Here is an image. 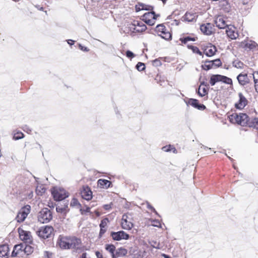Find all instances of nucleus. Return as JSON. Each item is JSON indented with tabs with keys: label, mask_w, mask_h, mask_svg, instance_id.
<instances>
[{
	"label": "nucleus",
	"mask_w": 258,
	"mask_h": 258,
	"mask_svg": "<svg viewBox=\"0 0 258 258\" xmlns=\"http://www.w3.org/2000/svg\"><path fill=\"white\" fill-rule=\"evenodd\" d=\"M231 121L236 123L241 126H245L247 124L249 120L248 115L245 113H236L232 114L230 117Z\"/></svg>",
	"instance_id": "1"
},
{
	"label": "nucleus",
	"mask_w": 258,
	"mask_h": 258,
	"mask_svg": "<svg viewBox=\"0 0 258 258\" xmlns=\"http://www.w3.org/2000/svg\"><path fill=\"white\" fill-rule=\"evenodd\" d=\"M52 218V213L47 208L42 209L38 214V220L41 223H47Z\"/></svg>",
	"instance_id": "2"
},
{
	"label": "nucleus",
	"mask_w": 258,
	"mask_h": 258,
	"mask_svg": "<svg viewBox=\"0 0 258 258\" xmlns=\"http://www.w3.org/2000/svg\"><path fill=\"white\" fill-rule=\"evenodd\" d=\"M30 210L31 207L29 205H26L22 208L16 218L17 221L19 223L23 222L30 212Z\"/></svg>",
	"instance_id": "3"
},
{
	"label": "nucleus",
	"mask_w": 258,
	"mask_h": 258,
	"mask_svg": "<svg viewBox=\"0 0 258 258\" xmlns=\"http://www.w3.org/2000/svg\"><path fill=\"white\" fill-rule=\"evenodd\" d=\"M156 31L158 35L165 40L171 38V33L166 29L163 24H159L156 27Z\"/></svg>",
	"instance_id": "4"
},
{
	"label": "nucleus",
	"mask_w": 258,
	"mask_h": 258,
	"mask_svg": "<svg viewBox=\"0 0 258 258\" xmlns=\"http://www.w3.org/2000/svg\"><path fill=\"white\" fill-rule=\"evenodd\" d=\"M159 15H156L154 12H147L142 16V20L147 24L152 26L154 25L155 20Z\"/></svg>",
	"instance_id": "5"
},
{
	"label": "nucleus",
	"mask_w": 258,
	"mask_h": 258,
	"mask_svg": "<svg viewBox=\"0 0 258 258\" xmlns=\"http://www.w3.org/2000/svg\"><path fill=\"white\" fill-rule=\"evenodd\" d=\"M18 232L20 239L24 241L25 243L31 244L32 243L33 238L30 232L24 230L20 227L18 228Z\"/></svg>",
	"instance_id": "6"
},
{
	"label": "nucleus",
	"mask_w": 258,
	"mask_h": 258,
	"mask_svg": "<svg viewBox=\"0 0 258 258\" xmlns=\"http://www.w3.org/2000/svg\"><path fill=\"white\" fill-rule=\"evenodd\" d=\"M239 46L245 50H255L258 49V45L255 41L247 39L241 42Z\"/></svg>",
	"instance_id": "7"
},
{
	"label": "nucleus",
	"mask_w": 258,
	"mask_h": 258,
	"mask_svg": "<svg viewBox=\"0 0 258 258\" xmlns=\"http://www.w3.org/2000/svg\"><path fill=\"white\" fill-rule=\"evenodd\" d=\"M53 230V229L52 227L46 226L40 228L39 230L37 231V234L39 237L43 239H46L50 236Z\"/></svg>",
	"instance_id": "8"
},
{
	"label": "nucleus",
	"mask_w": 258,
	"mask_h": 258,
	"mask_svg": "<svg viewBox=\"0 0 258 258\" xmlns=\"http://www.w3.org/2000/svg\"><path fill=\"white\" fill-rule=\"evenodd\" d=\"M52 195L55 201H61L69 196V194L63 189H54Z\"/></svg>",
	"instance_id": "9"
},
{
	"label": "nucleus",
	"mask_w": 258,
	"mask_h": 258,
	"mask_svg": "<svg viewBox=\"0 0 258 258\" xmlns=\"http://www.w3.org/2000/svg\"><path fill=\"white\" fill-rule=\"evenodd\" d=\"M70 237H59L57 242V245L62 249H70Z\"/></svg>",
	"instance_id": "10"
},
{
	"label": "nucleus",
	"mask_w": 258,
	"mask_h": 258,
	"mask_svg": "<svg viewBox=\"0 0 258 258\" xmlns=\"http://www.w3.org/2000/svg\"><path fill=\"white\" fill-rule=\"evenodd\" d=\"M111 236L114 240L119 241L121 239H128L129 235L123 231H120L117 232H112L111 233Z\"/></svg>",
	"instance_id": "11"
},
{
	"label": "nucleus",
	"mask_w": 258,
	"mask_h": 258,
	"mask_svg": "<svg viewBox=\"0 0 258 258\" xmlns=\"http://www.w3.org/2000/svg\"><path fill=\"white\" fill-rule=\"evenodd\" d=\"M132 26L133 27H131V28L137 32H142L147 29L146 25L142 21H135L132 24Z\"/></svg>",
	"instance_id": "12"
},
{
	"label": "nucleus",
	"mask_w": 258,
	"mask_h": 258,
	"mask_svg": "<svg viewBox=\"0 0 258 258\" xmlns=\"http://www.w3.org/2000/svg\"><path fill=\"white\" fill-rule=\"evenodd\" d=\"M226 33L227 36L231 39H236L238 37V34L235 27L229 25L226 28Z\"/></svg>",
	"instance_id": "13"
},
{
	"label": "nucleus",
	"mask_w": 258,
	"mask_h": 258,
	"mask_svg": "<svg viewBox=\"0 0 258 258\" xmlns=\"http://www.w3.org/2000/svg\"><path fill=\"white\" fill-rule=\"evenodd\" d=\"M24 252V243H20L14 246L12 253V256H23Z\"/></svg>",
	"instance_id": "14"
},
{
	"label": "nucleus",
	"mask_w": 258,
	"mask_h": 258,
	"mask_svg": "<svg viewBox=\"0 0 258 258\" xmlns=\"http://www.w3.org/2000/svg\"><path fill=\"white\" fill-rule=\"evenodd\" d=\"M239 100L235 105L236 108L242 109L247 104V100L241 93H238Z\"/></svg>",
	"instance_id": "15"
},
{
	"label": "nucleus",
	"mask_w": 258,
	"mask_h": 258,
	"mask_svg": "<svg viewBox=\"0 0 258 258\" xmlns=\"http://www.w3.org/2000/svg\"><path fill=\"white\" fill-rule=\"evenodd\" d=\"M216 26L219 29H226L229 25L225 20L224 18L221 16H218L215 20Z\"/></svg>",
	"instance_id": "16"
},
{
	"label": "nucleus",
	"mask_w": 258,
	"mask_h": 258,
	"mask_svg": "<svg viewBox=\"0 0 258 258\" xmlns=\"http://www.w3.org/2000/svg\"><path fill=\"white\" fill-rule=\"evenodd\" d=\"M81 195L84 199L89 201L92 198V192L88 186H84L81 191Z\"/></svg>",
	"instance_id": "17"
},
{
	"label": "nucleus",
	"mask_w": 258,
	"mask_h": 258,
	"mask_svg": "<svg viewBox=\"0 0 258 258\" xmlns=\"http://www.w3.org/2000/svg\"><path fill=\"white\" fill-rule=\"evenodd\" d=\"M187 105H191L199 110H204L206 107L203 104H199L198 100L195 99H189L187 101L184 100Z\"/></svg>",
	"instance_id": "18"
},
{
	"label": "nucleus",
	"mask_w": 258,
	"mask_h": 258,
	"mask_svg": "<svg viewBox=\"0 0 258 258\" xmlns=\"http://www.w3.org/2000/svg\"><path fill=\"white\" fill-rule=\"evenodd\" d=\"M70 248L79 249L81 248V240L80 239L73 237H70Z\"/></svg>",
	"instance_id": "19"
},
{
	"label": "nucleus",
	"mask_w": 258,
	"mask_h": 258,
	"mask_svg": "<svg viewBox=\"0 0 258 258\" xmlns=\"http://www.w3.org/2000/svg\"><path fill=\"white\" fill-rule=\"evenodd\" d=\"M201 31L208 35H211L213 32V25L211 23H206L201 26Z\"/></svg>",
	"instance_id": "20"
},
{
	"label": "nucleus",
	"mask_w": 258,
	"mask_h": 258,
	"mask_svg": "<svg viewBox=\"0 0 258 258\" xmlns=\"http://www.w3.org/2000/svg\"><path fill=\"white\" fill-rule=\"evenodd\" d=\"M126 218V215H123L122 216L121 223V227L123 229L125 230H130L133 227V224L131 222L128 221Z\"/></svg>",
	"instance_id": "21"
},
{
	"label": "nucleus",
	"mask_w": 258,
	"mask_h": 258,
	"mask_svg": "<svg viewBox=\"0 0 258 258\" xmlns=\"http://www.w3.org/2000/svg\"><path fill=\"white\" fill-rule=\"evenodd\" d=\"M237 79L239 83L242 86L246 85L249 82V79L248 78L247 74H239L237 76Z\"/></svg>",
	"instance_id": "22"
},
{
	"label": "nucleus",
	"mask_w": 258,
	"mask_h": 258,
	"mask_svg": "<svg viewBox=\"0 0 258 258\" xmlns=\"http://www.w3.org/2000/svg\"><path fill=\"white\" fill-rule=\"evenodd\" d=\"M208 92L207 85L204 82L201 83L198 89V94L201 97H204L208 94Z\"/></svg>",
	"instance_id": "23"
},
{
	"label": "nucleus",
	"mask_w": 258,
	"mask_h": 258,
	"mask_svg": "<svg viewBox=\"0 0 258 258\" xmlns=\"http://www.w3.org/2000/svg\"><path fill=\"white\" fill-rule=\"evenodd\" d=\"M217 51L216 48L215 46L210 45L207 46L204 50V53L207 56H212L214 55Z\"/></svg>",
	"instance_id": "24"
},
{
	"label": "nucleus",
	"mask_w": 258,
	"mask_h": 258,
	"mask_svg": "<svg viewBox=\"0 0 258 258\" xmlns=\"http://www.w3.org/2000/svg\"><path fill=\"white\" fill-rule=\"evenodd\" d=\"M9 252V247L7 245H2L0 246V258H8Z\"/></svg>",
	"instance_id": "25"
},
{
	"label": "nucleus",
	"mask_w": 258,
	"mask_h": 258,
	"mask_svg": "<svg viewBox=\"0 0 258 258\" xmlns=\"http://www.w3.org/2000/svg\"><path fill=\"white\" fill-rule=\"evenodd\" d=\"M197 17L196 14L191 13H186L184 16L183 17V19L184 21L187 22H192L196 20Z\"/></svg>",
	"instance_id": "26"
},
{
	"label": "nucleus",
	"mask_w": 258,
	"mask_h": 258,
	"mask_svg": "<svg viewBox=\"0 0 258 258\" xmlns=\"http://www.w3.org/2000/svg\"><path fill=\"white\" fill-rule=\"evenodd\" d=\"M222 76L220 75H213L210 80L211 86H214L217 82H222Z\"/></svg>",
	"instance_id": "27"
},
{
	"label": "nucleus",
	"mask_w": 258,
	"mask_h": 258,
	"mask_svg": "<svg viewBox=\"0 0 258 258\" xmlns=\"http://www.w3.org/2000/svg\"><path fill=\"white\" fill-rule=\"evenodd\" d=\"M98 184L102 188H108L111 182L106 179H100L97 181Z\"/></svg>",
	"instance_id": "28"
},
{
	"label": "nucleus",
	"mask_w": 258,
	"mask_h": 258,
	"mask_svg": "<svg viewBox=\"0 0 258 258\" xmlns=\"http://www.w3.org/2000/svg\"><path fill=\"white\" fill-rule=\"evenodd\" d=\"M135 8L137 12H139L143 10H151L153 9L152 7L146 5L144 4H139L136 6Z\"/></svg>",
	"instance_id": "29"
},
{
	"label": "nucleus",
	"mask_w": 258,
	"mask_h": 258,
	"mask_svg": "<svg viewBox=\"0 0 258 258\" xmlns=\"http://www.w3.org/2000/svg\"><path fill=\"white\" fill-rule=\"evenodd\" d=\"M56 211L58 213L62 214L64 216L68 212V206H58L56 208Z\"/></svg>",
	"instance_id": "30"
},
{
	"label": "nucleus",
	"mask_w": 258,
	"mask_h": 258,
	"mask_svg": "<svg viewBox=\"0 0 258 258\" xmlns=\"http://www.w3.org/2000/svg\"><path fill=\"white\" fill-rule=\"evenodd\" d=\"M29 244L24 243V254L29 255L33 251V248L32 246L29 245Z\"/></svg>",
	"instance_id": "31"
},
{
	"label": "nucleus",
	"mask_w": 258,
	"mask_h": 258,
	"mask_svg": "<svg viewBox=\"0 0 258 258\" xmlns=\"http://www.w3.org/2000/svg\"><path fill=\"white\" fill-rule=\"evenodd\" d=\"M202 67V68L206 71L209 70L214 67L211 60H206Z\"/></svg>",
	"instance_id": "32"
},
{
	"label": "nucleus",
	"mask_w": 258,
	"mask_h": 258,
	"mask_svg": "<svg viewBox=\"0 0 258 258\" xmlns=\"http://www.w3.org/2000/svg\"><path fill=\"white\" fill-rule=\"evenodd\" d=\"M46 191V189L43 185H38L36 188V192L38 195H42Z\"/></svg>",
	"instance_id": "33"
},
{
	"label": "nucleus",
	"mask_w": 258,
	"mask_h": 258,
	"mask_svg": "<svg viewBox=\"0 0 258 258\" xmlns=\"http://www.w3.org/2000/svg\"><path fill=\"white\" fill-rule=\"evenodd\" d=\"M105 249L106 250L108 251L111 254L113 257L114 256V252L115 249V247L113 244H106L105 245Z\"/></svg>",
	"instance_id": "34"
},
{
	"label": "nucleus",
	"mask_w": 258,
	"mask_h": 258,
	"mask_svg": "<svg viewBox=\"0 0 258 258\" xmlns=\"http://www.w3.org/2000/svg\"><path fill=\"white\" fill-rule=\"evenodd\" d=\"M253 78L254 80L255 90L258 92V72H254L253 74Z\"/></svg>",
	"instance_id": "35"
},
{
	"label": "nucleus",
	"mask_w": 258,
	"mask_h": 258,
	"mask_svg": "<svg viewBox=\"0 0 258 258\" xmlns=\"http://www.w3.org/2000/svg\"><path fill=\"white\" fill-rule=\"evenodd\" d=\"M249 126L258 130V118H253L250 121Z\"/></svg>",
	"instance_id": "36"
},
{
	"label": "nucleus",
	"mask_w": 258,
	"mask_h": 258,
	"mask_svg": "<svg viewBox=\"0 0 258 258\" xmlns=\"http://www.w3.org/2000/svg\"><path fill=\"white\" fill-rule=\"evenodd\" d=\"M188 47L192 50L193 52L199 54L200 55H203L202 52L199 50V49L197 47L191 45L188 46Z\"/></svg>",
	"instance_id": "37"
},
{
	"label": "nucleus",
	"mask_w": 258,
	"mask_h": 258,
	"mask_svg": "<svg viewBox=\"0 0 258 258\" xmlns=\"http://www.w3.org/2000/svg\"><path fill=\"white\" fill-rule=\"evenodd\" d=\"M23 137H24L23 134L21 132H18L14 134L13 139L15 140H17L22 139Z\"/></svg>",
	"instance_id": "38"
},
{
	"label": "nucleus",
	"mask_w": 258,
	"mask_h": 258,
	"mask_svg": "<svg viewBox=\"0 0 258 258\" xmlns=\"http://www.w3.org/2000/svg\"><path fill=\"white\" fill-rule=\"evenodd\" d=\"M222 82L227 84H232V80L226 76H222Z\"/></svg>",
	"instance_id": "39"
},
{
	"label": "nucleus",
	"mask_w": 258,
	"mask_h": 258,
	"mask_svg": "<svg viewBox=\"0 0 258 258\" xmlns=\"http://www.w3.org/2000/svg\"><path fill=\"white\" fill-rule=\"evenodd\" d=\"M137 69L139 71H142L145 69V66L144 63L138 62L136 65Z\"/></svg>",
	"instance_id": "40"
},
{
	"label": "nucleus",
	"mask_w": 258,
	"mask_h": 258,
	"mask_svg": "<svg viewBox=\"0 0 258 258\" xmlns=\"http://www.w3.org/2000/svg\"><path fill=\"white\" fill-rule=\"evenodd\" d=\"M211 61L212 62L213 67H215V68L220 67L222 64L221 61L219 59H216Z\"/></svg>",
	"instance_id": "41"
},
{
	"label": "nucleus",
	"mask_w": 258,
	"mask_h": 258,
	"mask_svg": "<svg viewBox=\"0 0 258 258\" xmlns=\"http://www.w3.org/2000/svg\"><path fill=\"white\" fill-rule=\"evenodd\" d=\"M108 222H109V220L107 218H105V219H103L101 221V223L100 224V228H105V227L107 226V224Z\"/></svg>",
	"instance_id": "42"
},
{
	"label": "nucleus",
	"mask_w": 258,
	"mask_h": 258,
	"mask_svg": "<svg viewBox=\"0 0 258 258\" xmlns=\"http://www.w3.org/2000/svg\"><path fill=\"white\" fill-rule=\"evenodd\" d=\"M181 40L182 43H186L189 41H195V39L194 38L186 37L185 38H184L183 39H181Z\"/></svg>",
	"instance_id": "43"
},
{
	"label": "nucleus",
	"mask_w": 258,
	"mask_h": 258,
	"mask_svg": "<svg viewBox=\"0 0 258 258\" xmlns=\"http://www.w3.org/2000/svg\"><path fill=\"white\" fill-rule=\"evenodd\" d=\"M161 64V61L158 59H156L153 61V65L155 67L160 66Z\"/></svg>",
	"instance_id": "44"
},
{
	"label": "nucleus",
	"mask_w": 258,
	"mask_h": 258,
	"mask_svg": "<svg viewBox=\"0 0 258 258\" xmlns=\"http://www.w3.org/2000/svg\"><path fill=\"white\" fill-rule=\"evenodd\" d=\"M220 6L222 7H226L228 5V3L227 0H219Z\"/></svg>",
	"instance_id": "45"
},
{
	"label": "nucleus",
	"mask_w": 258,
	"mask_h": 258,
	"mask_svg": "<svg viewBox=\"0 0 258 258\" xmlns=\"http://www.w3.org/2000/svg\"><path fill=\"white\" fill-rule=\"evenodd\" d=\"M126 55L128 58H133L135 57V54L131 51L127 50L126 52Z\"/></svg>",
	"instance_id": "46"
},
{
	"label": "nucleus",
	"mask_w": 258,
	"mask_h": 258,
	"mask_svg": "<svg viewBox=\"0 0 258 258\" xmlns=\"http://www.w3.org/2000/svg\"><path fill=\"white\" fill-rule=\"evenodd\" d=\"M147 208L152 211L153 212L155 213L156 214H157V213L155 209L149 204L147 203Z\"/></svg>",
	"instance_id": "47"
},
{
	"label": "nucleus",
	"mask_w": 258,
	"mask_h": 258,
	"mask_svg": "<svg viewBox=\"0 0 258 258\" xmlns=\"http://www.w3.org/2000/svg\"><path fill=\"white\" fill-rule=\"evenodd\" d=\"M118 250H119V252L121 253L123 255H125L127 253V250L125 248H120Z\"/></svg>",
	"instance_id": "48"
},
{
	"label": "nucleus",
	"mask_w": 258,
	"mask_h": 258,
	"mask_svg": "<svg viewBox=\"0 0 258 258\" xmlns=\"http://www.w3.org/2000/svg\"><path fill=\"white\" fill-rule=\"evenodd\" d=\"M79 48L84 51H88L89 49L87 47L82 46L81 44H79Z\"/></svg>",
	"instance_id": "49"
},
{
	"label": "nucleus",
	"mask_w": 258,
	"mask_h": 258,
	"mask_svg": "<svg viewBox=\"0 0 258 258\" xmlns=\"http://www.w3.org/2000/svg\"><path fill=\"white\" fill-rule=\"evenodd\" d=\"M81 251H84V250H89L90 249V246H81V248L79 249Z\"/></svg>",
	"instance_id": "50"
},
{
	"label": "nucleus",
	"mask_w": 258,
	"mask_h": 258,
	"mask_svg": "<svg viewBox=\"0 0 258 258\" xmlns=\"http://www.w3.org/2000/svg\"><path fill=\"white\" fill-rule=\"evenodd\" d=\"M95 254L97 258H103L102 254L98 251H96Z\"/></svg>",
	"instance_id": "51"
},
{
	"label": "nucleus",
	"mask_w": 258,
	"mask_h": 258,
	"mask_svg": "<svg viewBox=\"0 0 258 258\" xmlns=\"http://www.w3.org/2000/svg\"><path fill=\"white\" fill-rule=\"evenodd\" d=\"M170 147L171 146H169V147H167V146H165V147H163L162 148V149L164 151H166V152H168V151H170L171 150V149H170Z\"/></svg>",
	"instance_id": "52"
},
{
	"label": "nucleus",
	"mask_w": 258,
	"mask_h": 258,
	"mask_svg": "<svg viewBox=\"0 0 258 258\" xmlns=\"http://www.w3.org/2000/svg\"><path fill=\"white\" fill-rule=\"evenodd\" d=\"M23 129L24 131L27 132L28 133L31 131V130L27 125L24 126Z\"/></svg>",
	"instance_id": "53"
},
{
	"label": "nucleus",
	"mask_w": 258,
	"mask_h": 258,
	"mask_svg": "<svg viewBox=\"0 0 258 258\" xmlns=\"http://www.w3.org/2000/svg\"><path fill=\"white\" fill-rule=\"evenodd\" d=\"M111 206L110 205H108V204H107V205H104L103 206V208L106 210H108L109 209H111Z\"/></svg>",
	"instance_id": "54"
},
{
	"label": "nucleus",
	"mask_w": 258,
	"mask_h": 258,
	"mask_svg": "<svg viewBox=\"0 0 258 258\" xmlns=\"http://www.w3.org/2000/svg\"><path fill=\"white\" fill-rule=\"evenodd\" d=\"M243 65L242 62L239 61L236 64H235V67L237 68H241Z\"/></svg>",
	"instance_id": "55"
},
{
	"label": "nucleus",
	"mask_w": 258,
	"mask_h": 258,
	"mask_svg": "<svg viewBox=\"0 0 258 258\" xmlns=\"http://www.w3.org/2000/svg\"><path fill=\"white\" fill-rule=\"evenodd\" d=\"M79 258H90L87 256V253L86 252L83 253Z\"/></svg>",
	"instance_id": "56"
},
{
	"label": "nucleus",
	"mask_w": 258,
	"mask_h": 258,
	"mask_svg": "<svg viewBox=\"0 0 258 258\" xmlns=\"http://www.w3.org/2000/svg\"><path fill=\"white\" fill-rule=\"evenodd\" d=\"M106 231L105 229H104L103 228H100V235H101L102 234H104Z\"/></svg>",
	"instance_id": "57"
},
{
	"label": "nucleus",
	"mask_w": 258,
	"mask_h": 258,
	"mask_svg": "<svg viewBox=\"0 0 258 258\" xmlns=\"http://www.w3.org/2000/svg\"><path fill=\"white\" fill-rule=\"evenodd\" d=\"M74 42V41L73 40H71V39H70V40H69L68 41V43L69 44H70V45H72V44H73Z\"/></svg>",
	"instance_id": "58"
},
{
	"label": "nucleus",
	"mask_w": 258,
	"mask_h": 258,
	"mask_svg": "<svg viewBox=\"0 0 258 258\" xmlns=\"http://www.w3.org/2000/svg\"><path fill=\"white\" fill-rule=\"evenodd\" d=\"M162 256L163 257H164V258H170L169 255H168L167 254H164V253L162 254Z\"/></svg>",
	"instance_id": "59"
},
{
	"label": "nucleus",
	"mask_w": 258,
	"mask_h": 258,
	"mask_svg": "<svg viewBox=\"0 0 258 258\" xmlns=\"http://www.w3.org/2000/svg\"><path fill=\"white\" fill-rule=\"evenodd\" d=\"M77 200H76V199H73V202H72V203H71V204H74V205H75V204H77Z\"/></svg>",
	"instance_id": "60"
},
{
	"label": "nucleus",
	"mask_w": 258,
	"mask_h": 258,
	"mask_svg": "<svg viewBox=\"0 0 258 258\" xmlns=\"http://www.w3.org/2000/svg\"><path fill=\"white\" fill-rule=\"evenodd\" d=\"M37 8H38V10H39L40 11H43V8L42 7H39H39H37Z\"/></svg>",
	"instance_id": "61"
},
{
	"label": "nucleus",
	"mask_w": 258,
	"mask_h": 258,
	"mask_svg": "<svg viewBox=\"0 0 258 258\" xmlns=\"http://www.w3.org/2000/svg\"><path fill=\"white\" fill-rule=\"evenodd\" d=\"M201 148H203L204 149H208V148L206 146H203Z\"/></svg>",
	"instance_id": "62"
},
{
	"label": "nucleus",
	"mask_w": 258,
	"mask_h": 258,
	"mask_svg": "<svg viewBox=\"0 0 258 258\" xmlns=\"http://www.w3.org/2000/svg\"><path fill=\"white\" fill-rule=\"evenodd\" d=\"M153 225H154V226H158L157 225V223H155V224H153Z\"/></svg>",
	"instance_id": "63"
},
{
	"label": "nucleus",
	"mask_w": 258,
	"mask_h": 258,
	"mask_svg": "<svg viewBox=\"0 0 258 258\" xmlns=\"http://www.w3.org/2000/svg\"><path fill=\"white\" fill-rule=\"evenodd\" d=\"M153 225H154V226H158L157 225V223H155V224H153Z\"/></svg>",
	"instance_id": "64"
}]
</instances>
